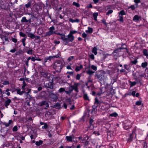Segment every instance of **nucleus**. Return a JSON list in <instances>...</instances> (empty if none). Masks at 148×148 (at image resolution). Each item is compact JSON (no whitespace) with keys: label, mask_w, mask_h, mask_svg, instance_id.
<instances>
[{"label":"nucleus","mask_w":148,"mask_h":148,"mask_svg":"<svg viewBox=\"0 0 148 148\" xmlns=\"http://www.w3.org/2000/svg\"><path fill=\"white\" fill-rule=\"evenodd\" d=\"M63 66V63L61 61L57 60L54 62L53 65V68L55 70L56 72L60 73Z\"/></svg>","instance_id":"obj_1"},{"label":"nucleus","mask_w":148,"mask_h":148,"mask_svg":"<svg viewBox=\"0 0 148 148\" xmlns=\"http://www.w3.org/2000/svg\"><path fill=\"white\" fill-rule=\"evenodd\" d=\"M94 104L98 105L100 108L102 110H105L108 109V108L106 106V103L102 101H99L97 97L95 98Z\"/></svg>","instance_id":"obj_2"},{"label":"nucleus","mask_w":148,"mask_h":148,"mask_svg":"<svg viewBox=\"0 0 148 148\" xmlns=\"http://www.w3.org/2000/svg\"><path fill=\"white\" fill-rule=\"evenodd\" d=\"M49 31L47 32L45 35L44 36H49L56 33L55 31V28L53 26H52L49 29Z\"/></svg>","instance_id":"obj_3"},{"label":"nucleus","mask_w":148,"mask_h":148,"mask_svg":"<svg viewBox=\"0 0 148 148\" xmlns=\"http://www.w3.org/2000/svg\"><path fill=\"white\" fill-rule=\"evenodd\" d=\"M77 31L75 30L71 31L69 34L67 36V38H69V41L71 42L74 40V37L73 36V34L77 33Z\"/></svg>","instance_id":"obj_4"},{"label":"nucleus","mask_w":148,"mask_h":148,"mask_svg":"<svg viewBox=\"0 0 148 148\" xmlns=\"http://www.w3.org/2000/svg\"><path fill=\"white\" fill-rule=\"evenodd\" d=\"M124 69H121L120 70V72L121 73H124V74H127V72L125 70L129 71L130 70V66L129 65L125 64L123 65Z\"/></svg>","instance_id":"obj_5"},{"label":"nucleus","mask_w":148,"mask_h":148,"mask_svg":"<svg viewBox=\"0 0 148 148\" xmlns=\"http://www.w3.org/2000/svg\"><path fill=\"white\" fill-rule=\"evenodd\" d=\"M45 86L47 88L52 89L53 88V83L52 81L49 82L47 81L44 83Z\"/></svg>","instance_id":"obj_6"},{"label":"nucleus","mask_w":148,"mask_h":148,"mask_svg":"<svg viewBox=\"0 0 148 148\" xmlns=\"http://www.w3.org/2000/svg\"><path fill=\"white\" fill-rule=\"evenodd\" d=\"M96 76L97 78L101 81L103 80L104 77L103 73L101 72L96 73Z\"/></svg>","instance_id":"obj_7"},{"label":"nucleus","mask_w":148,"mask_h":148,"mask_svg":"<svg viewBox=\"0 0 148 148\" xmlns=\"http://www.w3.org/2000/svg\"><path fill=\"white\" fill-rule=\"evenodd\" d=\"M49 97L52 101H56L58 99V96L56 94L52 92L49 94Z\"/></svg>","instance_id":"obj_8"},{"label":"nucleus","mask_w":148,"mask_h":148,"mask_svg":"<svg viewBox=\"0 0 148 148\" xmlns=\"http://www.w3.org/2000/svg\"><path fill=\"white\" fill-rule=\"evenodd\" d=\"M61 38L64 42V45H67L68 44V42H70L69 41V38H66L65 35L63 34L61 36Z\"/></svg>","instance_id":"obj_9"},{"label":"nucleus","mask_w":148,"mask_h":148,"mask_svg":"<svg viewBox=\"0 0 148 148\" xmlns=\"http://www.w3.org/2000/svg\"><path fill=\"white\" fill-rule=\"evenodd\" d=\"M40 106H42L44 109H46L47 108L49 107V105L48 103L46 101H42L40 103Z\"/></svg>","instance_id":"obj_10"},{"label":"nucleus","mask_w":148,"mask_h":148,"mask_svg":"<svg viewBox=\"0 0 148 148\" xmlns=\"http://www.w3.org/2000/svg\"><path fill=\"white\" fill-rule=\"evenodd\" d=\"M132 126V123L130 121H127L125 123L123 126L124 128L127 130L130 128Z\"/></svg>","instance_id":"obj_11"},{"label":"nucleus","mask_w":148,"mask_h":148,"mask_svg":"<svg viewBox=\"0 0 148 148\" xmlns=\"http://www.w3.org/2000/svg\"><path fill=\"white\" fill-rule=\"evenodd\" d=\"M134 133V132L133 131L132 134H129L128 138L127 139V142L130 143L132 141Z\"/></svg>","instance_id":"obj_12"},{"label":"nucleus","mask_w":148,"mask_h":148,"mask_svg":"<svg viewBox=\"0 0 148 148\" xmlns=\"http://www.w3.org/2000/svg\"><path fill=\"white\" fill-rule=\"evenodd\" d=\"M40 73L41 75L45 77L49 78L50 77V74L48 73L45 70L41 71Z\"/></svg>","instance_id":"obj_13"},{"label":"nucleus","mask_w":148,"mask_h":148,"mask_svg":"<svg viewBox=\"0 0 148 148\" xmlns=\"http://www.w3.org/2000/svg\"><path fill=\"white\" fill-rule=\"evenodd\" d=\"M141 18V16L138 15H136L134 16L133 20L135 22H137L140 21Z\"/></svg>","instance_id":"obj_14"},{"label":"nucleus","mask_w":148,"mask_h":148,"mask_svg":"<svg viewBox=\"0 0 148 148\" xmlns=\"http://www.w3.org/2000/svg\"><path fill=\"white\" fill-rule=\"evenodd\" d=\"M75 138V136L74 134H72L69 136H66V141L71 142H72V139Z\"/></svg>","instance_id":"obj_15"},{"label":"nucleus","mask_w":148,"mask_h":148,"mask_svg":"<svg viewBox=\"0 0 148 148\" xmlns=\"http://www.w3.org/2000/svg\"><path fill=\"white\" fill-rule=\"evenodd\" d=\"M11 102V100L10 99H8L6 100L5 101V103L4 105L6 108H8V106L9 105Z\"/></svg>","instance_id":"obj_16"},{"label":"nucleus","mask_w":148,"mask_h":148,"mask_svg":"<svg viewBox=\"0 0 148 148\" xmlns=\"http://www.w3.org/2000/svg\"><path fill=\"white\" fill-rule=\"evenodd\" d=\"M143 148H147V145L146 141L145 140H142L141 142Z\"/></svg>","instance_id":"obj_17"},{"label":"nucleus","mask_w":148,"mask_h":148,"mask_svg":"<svg viewBox=\"0 0 148 148\" xmlns=\"http://www.w3.org/2000/svg\"><path fill=\"white\" fill-rule=\"evenodd\" d=\"M83 98L84 100H87L88 101H90L89 97L88 96L87 94L85 93L84 92L83 93Z\"/></svg>","instance_id":"obj_18"},{"label":"nucleus","mask_w":148,"mask_h":148,"mask_svg":"<svg viewBox=\"0 0 148 148\" xmlns=\"http://www.w3.org/2000/svg\"><path fill=\"white\" fill-rule=\"evenodd\" d=\"M52 58V56H50L49 57L45 58L44 63L45 64L47 62V61L48 60L51 61Z\"/></svg>","instance_id":"obj_19"},{"label":"nucleus","mask_w":148,"mask_h":148,"mask_svg":"<svg viewBox=\"0 0 148 148\" xmlns=\"http://www.w3.org/2000/svg\"><path fill=\"white\" fill-rule=\"evenodd\" d=\"M15 91L17 92V94H19L21 95H22L25 92V91H21V89L20 88H18V89H15Z\"/></svg>","instance_id":"obj_20"},{"label":"nucleus","mask_w":148,"mask_h":148,"mask_svg":"<svg viewBox=\"0 0 148 148\" xmlns=\"http://www.w3.org/2000/svg\"><path fill=\"white\" fill-rule=\"evenodd\" d=\"M124 48H119L114 50L113 52L116 53H118L119 52L121 51V50L125 49Z\"/></svg>","instance_id":"obj_21"},{"label":"nucleus","mask_w":148,"mask_h":148,"mask_svg":"<svg viewBox=\"0 0 148 148\" xmlns=\"http://www.w3.org/2000/svg\"><path fill=\"white\" fill-rule=\"evenodd\" d=\"M88 30H86V32L87 33H91L92 32L93 30L92 28L88 27Z\"/></svg>","instance_id":"obj_22"},{"label":"nucleus","mask_w":148,"mask_h":148,"mask_svg":"<svg viewBox=\"0 0 148 148\" xmlns=\"http://www.w3.org/2000/svg\"><path fill=\"white\" fill-rule=\"evenodd\" d=\"M78 86V84H75L74 86H73V90H74L77 92L79 91Z\"/></svg>","instance_id":"obj_23"},{"label":"nucleus","mask_w":148,"mask_h":148,"mask_svg":"<svg viewBox=\"0 0 148 148\" xmlns=\"http://www.w3.org/2000/svg\"><path fill=\"white\" fill-rule=\"evenodd\" d=\"M86 73L88 74L89 75H92L93 74V73H94V72L90 70V69H89L87 70L86 71Z\"/></svg>","instance_id":"obj_24"},{"label":"nucleus","mask_w":148,"mask_h":148,"mask_svg":"<svg viewBox=\"0 0 148 148\" xmlns=\"http://www.w3.org/2000/svg\"><path fill=\"white\" fill-rule=\"evenodd\" d=\"M69 21L72 23L77 22L78 23L79 22V20L78 19H73L72 18H71L69 20Z\"/></svg>","instance_id":"obj_25"},{"label":"nucleus","mask_w":148,"mask_h":148,"mask_svg":"<svg viewBox=\"0 0 148 148\" xmlns=\"http://www.w3.org/2000/svg\"><path fill=\"white\" fill-rule=\"evenodd\" d=\"M129 83L130 86V87H132L135 85L137 83L135 82H132L130 81H129Z\"/></svg>","instance_id":"obj_26"},{"label":"nucleus","mask_w":148,"mask_h":148,"mask_svg":"<svg viewBox=\"0 0 148 148\" xmlns=\"http://www.w3.org/2000/svg\"><path fill=\"white\" fill-rule=\"evenodd\" d=\"M97 48L95 47L93 48L92 52L94 53L95 55H96L97 53Z\"/></svg>","instance_id":"obj_27"},{"label":"nucleus","mask_w":148,"mask_h":148,"mask_svg":"<svg viewBox=\"0 0 148 148\" xmlns=\"http://www.w3.org/2000/svg\"><path fill=\"white\" fill-rule=\"evenodd\" d=\"M43 142L42 140H40L39 141H36L35 143V144L37 146H39L42 144Z\"/></svg>","instance_id":"obj_28"},{"label":"nucleus","mask_w":148,"mask_h":148,"mask_svg":"<svg viewBox=\"0 0 148 148\" xmlns=\"http://www.w3.org/2000/svg\"><path fill=\"white\" fill-rule=\"evenodd\" d=\"M83 67V66L82 65H80L79 66H76L75 69V71H78L82 69Z\"/></svg>","instance_id":"obj_29"},{"label":"nucleus","mask_w":148,"mask_h":148,"mask_svg":"<svg viewBox=\"0 0 148 148\" xmlns=\"http://www.w3.org/2000/svg\"><path fill=\"white\" fill-rule=\"evenodd\" d=\"M138 7L137 6H136L135 5H132L128 7V9H130V8L132 10H134L135 9Z\"/></svg>","instance_id":"obj_30"},{"label":"nucleus","mask_w":148,"mask_h":148,"mask_svg":"<svg viewBox=\"0 0 148 148\" xmlns=\"http://www.w3.org/2000/svg\"><path fill=\"white\" fill-rule=\"evenodd\" d=\"M93 121L94 120H93V119L91 118H90L89 120V123L90 125V126L88 127V128L90 129L91 127L92 126L93 127V125L92 124V123H93Z\"/></svg>","instance_id":"obj_31"},{"label":"nucleus","mask_w":148,"mask_h":148,"mask_svg":"<svg viewBox=\"0 0 148 148\" xmlns=\"http://www.w3.org/2000/svg\"><path fill=\"white\" fill-rule=\"evenodd\" d=\"M21 22L22 23H27V20L26 19L25 17H23L22 18L21 20Z\"/></svg>","instance_id":"obj_32"},{"label":"nucleus","mask_w":148,"mask_h":148,"mask_svg":"<svg viewBox=\"0 0 148 148\" xmlns=\"http://www.w3.org/2000/svg\"><path fill=\"white\" fill-rule=\"evenodd\" d=\"M118 14L119 15L122 16L123 15H125L126 14L123 10H122L120 11V12L118 13Z\"/></svg>","instance_id":"obj_33"},{"label":"nucleus","mask_w":148,"mask_h":148,"mask_svg":"<svg viewBox=\"0 0 148 148\" xmlns=\"http://www.w3.org/2000/svg\"><path fill=\"white\" fill-rule=\"evenodd\" d=\"M12 122V121L11 120H9L8 123H6L5 122H4V124L5 126L6 127H7L9 126Z\"/></svg>","instance_id":"obj_34"},{"label":"nucleus","mask_w":148,"mask_h":148,"mask_svg":"<svg viewBox=\"0 0 148 148\" xmlns=\"http://www.w3.org/2000/svg\"><path fill=\"white\" fill-rule=\"evenodd\" d=\"M119 19L118 20L122 22H123V17L121 15H119L118 16Z\"/></svg>","instance_id":"obj_35"},{"label":"nucleus","mask_w":148,"mask_h":148,"mask_svg":"<svg viewBox=\"0 0 148 148\" xmlns=\"http://www.w3.org/2000/svg\"><path fill=\"white\" fill-rule=\"evenodd\" d=\"M147 65V63L146 62H143L141 64V66L143 68H144L146 67Z\"/></svg>","instance_id":"obj_36"},{"label":"nucleus","mask_w":148,"mask_h":148,"mask_svg":"<svg viewBox=\"0 0 148 148\" xmlns=\"http://www.w3.org/2000/svg\"><path fill=\"white\" fill-rule=\"evenodd\" d=\"M143 54L146 56H148V51L146 49H144L143 50Z\"/></svg>","instance_id":"obj_37"},{"label":"nucleus","mask_w":148,"mask_h":148,"mask_svg":"<svg viewBox=\"0 0 148 148\" xmlns=\"http://www.w3.org/2000/svg\"><path fill=\"white\" fill-rule=\"evenodd\" d=\"M28 36L29 37L31 38L32 39H34L35 38V36L32 33H29L28 34Z\"/></svg>","instance_id":"obj_38"},{"label":"nucleus","mask_w":148,"mask_h":148,"mask_svg":"<svg viewBox=\"0 0 148 148\" xmlns=\"http://www.w3.org/2000/svg\"><path fill=\"white\" fill-rule=\"evenodd\" d=\"M110 116L116 117L118 116V114L116 112H114L110 114Z\"/></svg>","instance_id":"obj_39"},{"label":"nucleus","mask_w":148,"mask_h":148,"mask_svg":"<svg viewBox=\"0 0 148 148\" xmlns=\"http://www.w3.org/2000/svg\"><path fill=\"white\" fill-rule=\"evenodd\" d=\"M73 5L77 8L79 7L80 6V4L78 3H76L75 2H73Z\"/></svg>","instance_id":"obj_40"},{"label":"nucleus","mask_w":148,"mask_h":148,"mask_svg":"<svg viewBox=\"0 0 148 148\" xmlns=\"http://www.w3.org/2000/svg\"><path fill=\"white\" fill-rule=\"evenodd\" d=\"M84 137V140H88L89 138V137L87 135H84L83 136Z\"/></svg>","instance_id":"obj_41"},{"label":"nucleus","mask_w":148,"mask_h":148,"mask_svg":"<svg viewBox=\"0 0 148 148\" xmlns=\"http://www.w3.org/2000/svg\"><path fill=\"white\" fill-rule=\"evenodd\" d=\"M113 11L112 10H109L106 13V15H109L110 14H111L112 13Z\"/></svg>","instance_id":"obj_42"},{"label":"nucleus","mask_w":148,"mask_h":148,"mask_svg":"<svg viewBox=\"0 0 148 148\" xmlns=\"http://www.w3.org/2000/svg\"><path fill=\"white\" fill-rule=\"evenodd\" d=\"M32 51L33 50L31 49L30 50H28L27 51H26V52L28 54H30V55H32L33 54Z\"/></svg>","instance_id":"obj_43"},{"label":"nucleus","mask_w":148,"mask_h":148,"mask_svg":"<svg viewBox=\"0 0 148 148\" xmlns=\"http://www.w3.org/2000/svg\"><path fill=\"white\" fill-rule=\"evenodd\" d=\"M98 106V105H97V106H95L94 104V105L92 106V111H94L96 109Z\"/></svg>","instance_id":"obj_44"},{"label":"nucleus","mask_w":148,"mask_h":148,"mask_svg":"<svg viewBox=\"0 0 148 148\" xmlns=\"http://www.w3.org/2000/svg\"><path fill=\"white\" fill-rule=\"evenodd\" d=\"M134 2L135 3V5L138 6V3L140 2V0H134Z\"/></svg>","instance_id":"obj_45"},{"label":"nucleus","mask_w":148,"mask_h":148,"mask_svg":"<svg viewBox=\"0 0 148 148\" xmlns=\"http://www.w3.org/2000/svg\"><path fill=\"white\" fill-rule=\"evenodd\" d=\"M31 5V2L30 1H29L28 3L26 4L25 6L27 8H29Z\"/></svg>","instance_id":"obj_46"},{"label":"nucleus","mask_w":148,"mask_h":148,"mask_svg":"<svg viewBox=\"0 0 148 148\" xmlns=\"http://www.w3.org/2000/svg\"><path fill=\"white\" fill-rule=\"evenodd\" d=\"M19 35L20 36L25 37L26 36V35L25 34L21 32H19Z\"/></svg>","instance_id":"obj_47"},{"label":"nucleus","mask_w":148,"mask_h":148,"mask_svg":"<svg viewBox=\"0 0 148 148\" xmlns=\"http://www.w3.org/2000/svg\"><path fill=\"white\" fill-rule=\"evenodd\" d=\"M65 89H64L63 88H60L58 90V92L59 93H61L63 92L64 91L65 92Z\"/></svg>","instance_id":"obj_48"},{"label":"nucleus","mask_w":148,"mask_h":148,"mask_svg":"<svg viewBox=\"0 0 148 148\" xmlns=\"http://www.w3.org/2000/svg\"><path fill=\"white\" fill-rule=\"evenodd\" d=\"M121 48H124L125 49H127V46L125 45V44H123L122 43H121Z\"/></svg>","instance_id":"obj_49"},{"label":"nucleus","mask_w":148,"mask_h":148,"mask_svg":"<svg viewBox=\"0 0 148 148\" xmlns=\"http://www.w3.org/2000/svg\"><path fill=\"white\" fill-rule=\"evenodd\" d=\"M137 62H138V61H137V60L136 59H135L133 61H131V63L132 64H136Z\"/></svg>","instance_id":"obj_50"},{"label":"nucleus","mask_w":148,"mask_h":148,"mask_svg":"<svg viewBox=\"0 0 148 148\" xmlns=\"http://www.w3.org/2000/svg\"><path fill=\"white\" fill-rule=\"evenodd\" d=\"M18 130V127L16 125L14 126L12 129V131L13 132H16Z\"/></svg>","instance_id":"obj_51"},{"label":"nucleus","mask_w":148,"mask_h":148,"mask_svg":"<svg viewBox=\"0 0 148 148\" xmlns=\"http://www.w3.org/2000/svg\"><path fill=\"white\" fill-rule=\"evenodd\" d=\"M91 68L95 71L97 70V67L94 65H92L91 66Z\"/></svg>","instance_id":"obj_52"},{"label":"nucleus","mask_w":148,"mask_h":148,"mask_svg":"<svg viewBox=\"0 0 148 148\" xmlns=\"http://www.w3.org/2000/svg\"><path fill=\"white\" fill-rule=\"evenodd\" d=\"M48 127V125L47 123H45L44 125L42 127V129H47Z\"/></svg>","instance_id":"obj_53"},{"label":"nucleus","mask_w":148,"mask_h":148,"mask_svg":"<svg viewBox=\"0 0 148 148\" xmlns=\"http://www.w3.org/2000/svg\"><path fill=\"white\" fill-rule=\"evenodd\" d=\"M74 58V57L73 56L69 57L67 59V60L70 61Z\"/></svg>","instance_id":"obj_54"},{"label":"nucleus","mask_w":148,"mask_h":148,"mask_svg":"<svg viewBox=\"0 0 148 148\" xmlns=\"http://www.w3.org/2000/svg\"><path fill=\"white\" fill-rule=\"evenodd\" d=\"M11 40L13 42L15 43H16L17 41V39L13 38H12L11 39Z\"/></svg>","instance_id":"obj_55"},{"label":"nucleus","mask_w":148,"mask_h":148,"mask_svg":"<svg viewBox=\"0 0 148 148\" xmlns=\"http://www.w3.org/2000/svg\"><path fill=\"white\" fill-rule=\"evenodd\" d=\"M101 21L102 23L106 26H107L108 23L106 22V20L104 19H102Z\"/></svg>","instance_id":"obj_56"},{"label":"nucleus","mask_w":148,"mask_h":148,"mask_svg":"<svg viewBox=\"0 0 148 148\" xmlns=\"http://www.w3.org/2000/svg\"><path fill=\"white\" fill-rule=\"evenodd\" d=\"M10 83L8 81H5L3 83V84L4 85H7L9 84Z\"/></svg>","instance_id":"obj_57"},{"label":"nucleus","mask_w":148,"mask_h":148,"mask_svg":"<svg viewBox=\"0 0 148 148\" xmlns=\"http://www.w3.org/2000/svg\"><path fill=\"white\" fill-rule=\"evenodd\" d=\"M93 134H95L96 135L99 136L100 135V133L97 131H94L93 132Z\"/></svg>","instance_id":"obj_58"},{"label":"nucleus","mask_w":148,"mask_h":148,"mask_svg":"<svg viewBox=\"0 0 148 148\" xmlns=\"http://www.w3.org/2000/svg\"><path fill=\"white\" fill-rule=\"evenodd\" d=\"M66 102L68 103H69V104H71V99H70L69 98V99H66Z\"/></svg>","instance_id":"obj_59"},{"label":"nucleus","mask_w":148,"mask_h":148,"mask_svg":"<svg viewBox=\"0 0 148 148\" xmlns=\"http://www.w3.org/2000/svg\"><path fill=\"white\" fill-rule=\"evenodd\" d=\"M109 148H116V146L115 145L112 144L109 146Z\"/></svg>","instance_id":"obj_60"},{"label":"nucleus","mask_w":148,"mask_h":148,"mask_svg":"<svg viewBox=\"0 0 148 148\" xmlns=\"http://www.w3.org/2000/svg\"><path fill=\"white\" fill-rule=\"evenodd\" d=\"M141 102L139 101H138L136 102V105L140 106L141 105Z\"/></svg>","instance_id":"obj_61"},{"label":"nucleus","mask_w":148,"mask_h":148,"mask_svg":"<svg viewBox=\"0 0 148 148\" xmlns=\"http://www.w3.org/2000/svg\"><path fill=\"white\" fill-rule=\"evenodd\" d=\"M81 75L80 74H77L76 76V79L77 80H79L80 79V78Z\"/></svg>","instance_id":"obj_62"},{"label":"nucleus","mask_w":148,"mask_h":148,"mask_svg":"<svg viewBox=\"0 0 148 148\" xmlns=\"http://www.w3.org/2000/svg\"><path fill=\"white\" fill-rule=\"evenodd\" d=\"M92 5L91 3L88 5L86 6V8H92Z\"/></svg>","instance_id":"obj_63"},{"label":"nucleus","mask_w":148,"mask_h":148,"mask_svg":"<svg viewBox=\"0 0 148 148\" xmlns=\"http://www.w3.org/2000/svg\"><path fill=\"white\" fill-rule=\"evenodd\" d=\"M98 15V13L97 12H95L93 14V16L94 17H95L96 18V17H97V16Z\"/></svg>","instance_id":"obj_64"}]
</instances>
